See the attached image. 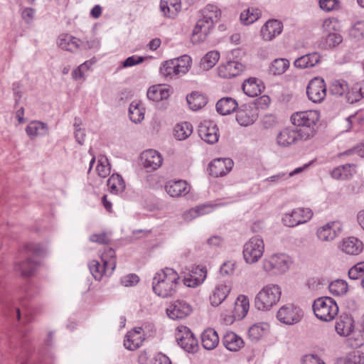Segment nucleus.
Segmentation results:
<instances>
[{"mask_svg": "<svg viewBox=\"0 0 364 364\" xmlns=\"http://www.w3.org/2000/svg\"><path fill=\"white\" fill-rule=\"evenodd\" d=\"M179 279L173 269L166 267L161 269L153 278V291L163 298L172 296L176 291Z\"/></svg>", "mask_w": 364, "mask_h": 364, "instance_id": "f257e3e1", "label": "nucleus"}, {"mask_svg": "<svg viewBox=\"0 0 364 364\" xmlns=\"http://www.w3.org/2000/svg\"><path fill=\"white\" fill-rule=\"evenodd\" d=\"M24 251L27 258L24 261L15 264V271L18 272L22 277H30L33 274L39 265L38 262L29 257L33 255L35 257H43L47 253L46 248L40 243H27L24 246Z\"/></svg>", "mask_w": 364, "mask_h": 364, "instance_id": "f03ea898", "label": "nucleus"}, {"mask_svg": "<svg viewBox=\"0 0 364 364\" xmlns=\"http://www.w3.org/2000/svg\"><path fill=\"white\" fill-rule=\"evenodd\" d=\"M313 311L318 319L328 322L333 321L338 313V306L333 299L322 296L314 300Z\"/></svg>", "mask_w": 364, "mask_h": 364, "instance_id": "7ed1b4c3", "label": "nucleus"}, {"mask_svg": "<svg viewBox=\"0 0 364 364\" xmlns=\"http://www.w3.org/2000/svg\"><path fill=\"white\" fill-rule=\"evenodd\" d=\"M319 119V114L317 111L308 110L297 112L291 117L292 124L299 130L306 131L309 129V139L312 138L315 133L314 126Z\"/></svg>", "mask_w": 364, "mask_h": 364, "instance_id": "20e7f679", "label": "nucleus"}, {"mask_svg": "<svg viewBox=\"0 0 364 364\" xmlns=\"http://www.w3.org/2000/svg\"><path fill=\"white\" fill-rule=\"evenodd\" d=\"M306 130L309 131L308 129ZM309 132L299 130L295 127H285L277 134V141L281 146H288L299 141L309 139Z\"/></svg>", "mask_w": 364, "mask_h": 364, "instance_id": "39448f33", "label": "nucleus"}, {"mask_svg": "<svg viewBox=\"0 0 364 364\" xmlns=\"http://www.w3.org/2000/svg\"><path fill=\"white\" fill-rule=\"evenodd\" d=\"M264 245L262 238L253 237L247 241L243 248V257L248 264L255 263L262 256Z\"/></svg>", "mask_w": 364, "mask_h": 364, "instance_id": "423d86ee", "label": "nucleus"}, {"mask_svg": "<svg viewBox=\"0 0 364 364\" xmlns=\"http://www.w3.org/2000/svg\"><path fill=\"white\" fill-rule=\"evenodd\" d=\"M175 336L178 344L186 352L193 353L198 350V340L187 326H178Z\"/></svg>", "mask_w": 364, "mask_h": 364, "instance_id": "0eeeda50", "label": "nucleus"}, {"mask_svg": "<svg viewBox=\"0 0 364 364\" xmlns=\"http://www.w3.org/2000/svg\"><path fill=\"white\" fill-rule=\"evenodd\" d=\"M313 215L311 209L299 208L283 215L282 220L285 226L293 228L308 222Z\"/></svg>", "mask_w": 364, "mask_h": 364, "instance_id": "6e6552de", "label": "nucleus"}, {"mask_svg": "<svg viewBox=\"0 0 364 364\" xmlns=\"http://www.w3.org/2000/svg\"><path fill=\"white\" fill-rule=\"evenodd\" d=\"M303 316V311L293 304L284 305L277 314V319L287 325H293L299 322Z\"/></svg>", "mask_w": 364, "mask_h": 364, "instance_id": "1a4fd4ad", "label": "nucleus"}, {"mask_svg": "<svg viewBox=\"0 0 364 364\" xmlns=\"http://www.w3.org/2000/svg\"><path fill=\"white\" fill-rule=\"evenodd\" d=\"M306 94L313 102H321L326 96V87L323 79L318 77L312 79L306 87Z\"/></svg>", "mask_w": 364, "mask_h": 364, "instance_id": "9d476101", "label": "nucleus"}, {"mask_svg": "<svg viewBox=\"0 0 364 364\" xmlns=\"http://www.w3.org/2000/svg\"><path fill=\"white\" fill-rule=\"evenodd\" d=\"M342 229L340 222L331 221L318 228L316 234L320 241L329 242L341 234Z\"/></svg>", "mask_w": 364, "mask_h": 364, "instance_id": "9b49d317", "label": "nucleus"}, {"mask_svg": "<svg viewBox=\"0 0 364 364\" xmlns=\"http://www.w3.org/2000/svg\"><path fill=\"white\" fill-rule=\"evenodd\" d=\"M255 306L259 311H269L273 306V284L264 286L255 299Z\"/></svg>", "mask_w": 364, "mask_h": 364, "instance_id": "f8f14e48", "label": "nucleus"}, {"mask_svg": "<svg viewBox=\"0 0 364 364\" xmlns=\"http://www.w3.org/2000/svg\"><path fill=\"white\" fill-rule=\"evenodd\" d=\"M214 24L212 21L205 19L204 17L198 20L193 31L191 41L193 43H200L205 41Z\"/></svg>", "mask_w": 364, "mask_h": 364, "instance_id": "ddd939ff", "label": "nucleus"}, {"mask_svg": "<svg viewBox=\"0 0 364 364\" xmlns=\"http://www.w3.org/2000/svg\"><path fill=\"white\" fill-rule=\"evenodd\" d=\"M198 134L208 144H213L218 141V128L213 121H204L198 127Z\"/></svg>", "mask_w": 364, "mask_h": 364, "instance_id": "4468645a", "label": "nucleus"}, {"mask_svg": "<svg viewBox=\"0 0 364 364\" xmlns=\"http://www.w3.org/2000/svg\"><path fill=\"white\" fill-rule=\"evenodd\" d=\"M233 165V161L229 158L215 159L209 164L210 174L216 178L223 176L232 170Z\"/></svg>", "mask_w": 364, "mask_h": 364, "instance_id": "2eb2a0df", "label": "nucleus"}, {"mask_svg": "<svg viewBox=\"0 0 364 364\" xmlns=\"http://www.w3.org/2000/svg\"><path fill=\"white\" fill-rule=\"evenodd\" d=\"M192 311L191 306L184 301L177 300L166 309L168 316L173 320L182 319Z\"/></svg>", "mask_w": 364, "mask_h": 364, "instance_id": "dca6fc26", "label": "nucleus"}, {"mask_svg": "<svg viewBox=\"0 0 364 364\" xmlns=\"http://www.w3.org/2000/svg\"><path fill=\"white\" fill-rule=\"evenodd\" d=\"M245 65L237 60H229L218 67V75L223 78H231L240 75Z\"/></svg>", "mask_w": 364, "mask_h": 364, "instance_id": "f3484780", "label": "nucleus"}, {"mask_svg": "<svg viewBox=\"0 0 364 364\" xmlns=\"http://www.w3.org/2000/svg\"><path fill=\"white\" fill-rule=\"evenodd\" d=\"M257 118L256 110L250 106L243 105L237 109L236 120L241 126L251 125L256 121Z\"/></svg>", "mask_w": 364, "mask_h": 364, "instance_id": "a211bd4d", "label": "nucleus"}, {"mask_svg": "<svg viewBox=\"0 0 364 364\" xmlns=\"http://www.w3.org/2000/svg\"><path fill=\"white\" fill-rule=\"evenodd\" d=\"M141 157L145 168L156 170L162 164V157L156 150H146L141 154Z\"/></svg>", "mask_w": 364, "mask_h": 364, "instance_id": "6ab92c4d", "label": "nucleus"}, {"mask_svg": "<svg viewBox=\"0 0 364 364\" xmlns=\"http://www.w3.org/2000/svg\"><path fill=\"white\" fill-rule=\"evenodd\" d=\"M340 249L347 255H358L362 252L363 245L358 238L349 237L343 240Z\"/></svg>", "mask_w": 364, "mask_h": 364, "instance_id": "aec40b11", "label": "nucleus"}, {"mask_svg": "<svg viewBox=\"0 0 364 364\" xmlns=\"http://www.w3.org/2000/svg\"><path fill=\"white\" fill-rule=\"evenodd\" d=\"M242 90L249 97H256L264 90L262 82L256 77H250L245 80L242 85Z\"/></svg>", "mask_w": 364, "mask_h": 364, "instance_id": "412c9836", "label": "nucleus"}, {"mask_svg": "<svg viewBox=\"0 0 364 364\" xmlns=\"http://www.w3.org/2000/svg\"><path fill=\"white\" fill-rule=\"evenodd\" d=\"M165 189L171 197L183 196L189 191L188 183L183 180L169 181L166 184Z\"/></svg>", "mask_w": 364, "mask_h": 364, "instance_id": "4be33fe9", "label": "nucleus"}, {"mask_svg": "<svg viewBox=\"0 0 364 364\" xmlns=\"http://www.w3.org/2000/svg\"><path fill=\"white\" fill-rule=\"evenodd\" d=\"M321 56L317 52L304 55L294 62V65L299 69L312 68L319 63Z\"/></svg>", "mask_w": 364, "mask_h": 364, "instance_id": "5701e85b", "label": "nucleus"}, {"mask_svg": "<svg viewBox=\"0 0 364 364\" xmlns=\"http://www.w3.org/2000/svg\"><path fill=\"white\" fill-rule=\"evenodd\" d=\"M160 9L168 18H175L181 9L180 0H161Z\"/></svg>", "mask_w": 364, "mask_h": 364, "instance_id": "b1692460", "label": "nucleus"}, {"mask_svg": "<svg viewBox=\"0 0 364 364\" xmlns=\"http://www.w3.org/2000/svg\"><path fill=\"white\" fill-rule=\"evenodd\" d=\"M230 291V285L226 284L217 285L210 296V304L214 306H219L227 298Z\"/></svg>", "mask_w": 364, "mask_h": 364, "instance_id": "393cba45", "label": "nucleus"}, {"mask_svg": "<svg viewBox=\"0 0 364 364\" xmlns=\"http://www.w3.org/2000/svg\"><path fill=\"white\" fill-rule=\"evenodd\" d=\"M237 108V101L230 97H223L216 103V110L221 115L230 114Z\"/></svg>", "mask_w": 364, "mask_h": 364, "instance_id": "a878e982", "label": "nucleus"}, {"mask_svg": "<svg viewBox=\"0 0 364 364\" xmlns=\"http://www.w3.org/2000/svg\"><path fill=\"white\" fill-rule=\"evenodd\" d=\"M335 328L336 332L343 336H348L353 329V319L347 314L341 315L336 323Z\"/></svg>", "mask_w": 364, "mask_h": 364, "instance_id": "bb28decb", "label": "nucleus"}, {"mask_svg": "<svg viewBox=\"0 0 364 364\" xmlns=\"http://www.w3.org/2000/svg\"><path fill=\"white\" fill-rule=\"evenodd\" d=\"M223 343L230 351H237L244 346L242 338L232 331L227 332L224 335Z\"/></svg>", "mask_w": 364, "mask_h": 364, "instance_id": "cd10ccee", "label": "nucleus"}, {"mask_svg": "<svg viewBox=\"0 0 364 364\" xmlns=\"http://www.w3.org/2000/svg\"><path fill=\"white\" fill-rule=\"evenodd\" d=\"M232 314L237 320L243 318L248 312L250 303L248 298L245 295H239L234 303Z\"/></svg>", "mask_w": 364, "mask_h": 364, "instance_id": "c85d7f7f", "label": "nucleus"}, {"mask_svg": "<svg viewBox=\"0 0 364 364\" xmlns=\"http://www.w3.org/2000/svg\"><path fill=\"white\" fill-rule=\"evenodd\" d=\"M292 258L286 253L274 254V270L278 274L287 272L292 264Z\"/></svg>", "mask_w": 364, "mask_h": 364, "instance_id": "c756f323", "label": "nucleus"}, {"mask_svg": "<svg viewBox=\"0 0 364 364\" xmlns=\"http://www.w3.org/2000/svg\"><path fill=\"white\" fill-rule=\"evenodd\" d=\"M354 173L355 165L353 164H346L333 168L331 172V176L334 179L346 180L349 179Z\"/></svg>", "mask_w": 364, "mask_h": 364, "instance_id": "7c9ffc66", "label": "nucleus"}, {"mask_svg": "<svg viewBox=\"0 0 364 364\" xmlns=\"http://www.w3.org/2000/svg\"><path fill=\"white\" fill-rule=\"evenodd\" d=\"M201 343L207 350L214 349L219 343V336L213 328H207L201 335Z\"/></svg>", "mask_w": 364, "mask_h": 364, "instance_id": "2f4dec72", "label": "nucleus"}, {"mask_svg": "<svg viewBox=\"0 0 364 364\" xmlns=\"http://www.w3.org/2000/svg\"><path fill=\"white\" fill-rule=\"evenodd\" d=\"M80 40L68 33L59 36L58 44L63 50L74 52L79 47Z\"/></svg>", "mask_w": 364, "mask_h": 364, "instance_id": "473e14b6", "label": "nucleus"}, {"mask_svg": "<svg viewBox=\"0 0 364 364\" xmlns=\"http://www.w3.org/2000/svg\"><path fill=\"white\" fill-rule=\"evenodd\" d=\"M26 134L31 139L38 135H46L48 132L46 124L41 122H32L26 128Z\"/></svg>", "mask_w": 364, "mask_h": 364, "instance_id": "72a5a7b5", "label": "nucleus"}, {"mask_svg": "<svg viewBox=\"0 0 364 364\" xmlns=\"http://www.w3.org/2000/svg\"><path fill=\"white\" fill-rule=\"evenodd\" d=\"M207 275L204 268H196V272L191 274L190 278H185L184 284L189 287H196L203 282Z\"/></svg>", "mask_w": 364, "mask_h": 364, "instance_id": "f704fd0d", "label": "nucleus"}, {"mask_svg": "<svg viewBox=\"0 0 364 364\" xmlns=\"http://www.w3.org/2000/svg\"><path fill=\"white\" fill-rule=\"evenodd\" d=\"M190 108L193 110H198L207 104V98L203 94L193 92L186 97Z\"/></svg>", "mask_w": 364, "mask_h": 364, "instance_id": "c9c22d12", "label": "nucleus"}, {"mask_svg": "<svg viewBox=\"0 0 364 364\" xmlns=\"http://www.w3.org/2000/svg\"><path fill=\"white\" fill-rule=\"evenodd\" d=\"M169 97V91L163 88L161 85H154L149 88L147 97L152 101H161L166 100Z\"/></svg>", "mask_w": 364, "mask_h": 364, "instance_id": "e433bc0d", "label": "nucleus"}, {"mask_svg": "<svg viewBox=\"0 0 364 364\" xmlns=\"http://www.w3.org/2000/svg\"><path fill=\"white\" fill-rule=\"evenodd\" d=\"M176 63L177 62L174 61L173 59L166 61L160 68L161 74L170 78L181 75Z\"/></svg>", "mask_w": 364, "mask_h": 364, "instance_id": "4c0bfd02", "label": "nucleus"}, {"mask_svg": "<svg viewBox=\"0 0 364 364\" xmlns=\"http://www.w3.org/2000/svg\"><path fill=\"white\" fill-rule=\"evenodd\" d=\"M261 16L260 11L255 7L244 10L240 16L241 23L244 25H250L255 22Z\"/></svg>", "mask_w": 364, "mask_h": 364, "instance_id": "58836bf2", "label": "nucleus"}, {"mask_svg": "<svg viewBox=\"0 0 364 364\" xmlns=\"http://www.w3.org/2000/svg\"><path fill=\"white\" fill-rule=\"evenodd\" d=\"M343 41V37L341 34L331 33L326 37L321 39L318 47L326 50L339 45Z\"/></svg>", "mask_w": 364, "mask_h": 364, "instance_id": "ea45409f", "label": "nucleus"}, {"mask_svg": "<svg viewBox=\"0 0 364 364\" xmlns=\"http://www.w3.org/2000/svg\"><path fill=\"white\" fill-rule=\"evenodd\" d=\"M107 186L111 193L117 194L124 191L125 183L120 175L113 174L107 181Z\"/></svg>", "mask_w": 364, "mask_h": 364, "instance_id": "a19ab883", "label": "nucleus"}, {"mask_svg": "<svg viewBox=\"0 0 364 364\" xmlns=\"http://www.w3.org/2000/svg\"><path fill=\"white\" fill-rule=\"evenodd\" d=\"M269 324L267 323H261L254 324L250 327L248 336L252 341H258L267 331L269 330Z\"/></svg>", "mask_w": 364, "mask_h": 364, "instance_id": "79ce46f5", "label": "nucleus"}, {"mask_svg": "<svg viewBox=\"0 0 364 364\" xmlns=\"http://www.w3.org/2000/svg\"><path fill=\"white\" fill-rule=\"evenodd\" d=\"M129 116L134 123L141 122L144 117V109L141 107L140 103L132 102L129 107Z\"/></svg>", "mask_w": 364, "mask_h": 364, "instance_id": "37998d69", "label": "nucleus"}, {"mask_svg": "<svg viewBox=\"0 0 364 364\" xmlns=\"http://www.w3.org/2000/svg\"><path fill=\"white\" fill-rule=\"evenodd\" d=\"M192 132L193 127L187 122L178 124L174 128V136L178 140H185Z\"/></svg>", "mask_w": 364, "mask_h": 364, "instance_id": "c03bdc74", "label": "nucleus"}, {"mask_svg": "<svg viewBox=\"0 0 364 364\" xmlns=\"http://www.w3.org/2000/svg\"><path fill=\"white\" fill-rule=\"evenodd\" d=\"M219 58L220 53L218 51H210L201 58L200 66L203 70H208L216 64Z\"/></svg>", "mask_w": 364, "mask_h": 364, "instance_id": "a18cd8bd", "label": "nucleus"}, {"mask_svg": "<svg viewBox=\"0 0 364 364\" xmlns=\"http://www.w3.org/2000/svg\"><path fill=\"white\" fill-rule=\"evenodd\" d=\"M348 284L342 279H337L330 283L329 291L335 296H343L348 291Z\"/></svg>", "mask_w": 364, "mask_h": 364, "instance_id": "49530a36", "label": "nucleus"}, {"mask_svg": "<svg viewBox=\"0 0 364 364\" xmlns=\"http://www.w3.org/2000/svg\"><path fill=\"white\" fill-rule=\"evenodd\" d=\"M203 17L209 21H212L213 23L217 22L221 15L220 10L218 8L212 4L207 5L202 11Z\"/></svg>", "mask_w": 364, "mask_h": 364, "instance_id": "de8ad7c7", "label": "nucleus"}, {"mask_svg": "<svg viewBox=\"0 0 364 364\" xmlns=\"http://www.w3.org/2000/svg\"><path fill=\"white\" fill-rule=\"evenodd\" d=\"M344 364H363L364 353L357 350L348 353L345 358L341 359Z\"/></svg>", "mask_w": 364, "mask_h": 364, "instance_id": "09e8293b", "label": "nucleus"}, {"mask_svg": "<svg viewBox=\"0 0 364 364\" xmlns=\"http://www.w3.org/2000/svg\"><path fill=\"white\" fill-rule=\"evenodd\" d=\"M349 35L356 41L364 38V21H357L349 31Z\"/></svg>", "mask_w": 364, "mask_h": 364, "instance_id": "8fccbe9b", "label": "nucleus"}, {"mask_svg": "<svg viewBox=\"0 0 364 364\" xmlns=\"http://www.w3.org/2000/svg\"><path fill=\"white\" fill-rule=\"evenodd\" d=\"M89 269L94 278L100 281L104 274V272L106 270V267H102L99 262L92 260L89 264Z\"/></svg>", "mask_w": 364, "mask_h": 364, "instance_id": "3c124183", "label": "nucleus"}, {"mask_svg": "<svg viewBox=\"0 0 364 364\" xmlns=\"http://www.w3.org/2000/svg\"><path fill=\"white\" fill-rule=\"evenodd\" d=\"M348 90L347 82L343 80H334L331 87V92L334 95L341 96Z\"/></svg>", "mask_w": 364, "mask_h": 364, "instance_id": "603ef678", "label": "nucleus"}, {"mask_svg": "<svg viewBox=\"0 0 364 364\" xmlns=\"http://www.w3.org/2000/svg\"><path fill=\"white\" fill-rule=\"evenodd\" d=\"M208 209L210 210L211 206L206 204L198 205L195 208H192L188 212H187L185 214V218L189 220L193 219L200 215H203L208 213V210H207Z\"/></svg>", "mask_w": 364, "mask_h": 364, "instance_id": "864d4df0", "label": "nucleus"}, {"mask_svg": "<svg viewBox=\"0 0 364 364\" xmlns=\"http://www.w3.org/2000/svg\"><path fill=\"white\" fill-rule=\"evenodd\" d=\"M177 62L178 69L181 75H184L188 71L192 60L189 55H184L178 58L173 59Z\"/></svg>", "mask_w": 364, "mask_h": 364, "instance_id": "5fc2aeb1", "label": "nucleus"}, {"mask_svg": "<svg viewBox=\"0 0 364 364\" xmlns=\"http://www.w3.org/2000/svg\"><path fill=\"white\" fill-rule=\"evenodd\" d=\"M260 33L264 41H270L273 39V18L269 19L262 26Z\"/></svg>", "mask_w": 364, "mask_h": 364, "instance_id": "6e6d98bb", "label": "nucleus"}, {"mask_svg": "<svg viewBox=\"0 0 364 364\" xmlns=\"http://www.w3.org/2000/svg\"><path fill=\"white\" fill-rule=\"evenodd\" d=\"M364 274V262H360L351 267L348 271V277L350 279H358L363 277Z\"/></svg>", "mask_w": 364, "mask_h": 364, "instance_id": "4d7b16f0", "label": "nucleus"}, {"mask_svg": "<svg viewBox=\"0 0 364 364\" xmlns=\"http://www.w3.org/2000/svg\"><path fill=\"white\" fill-rule=\"evenodd\" d=\"M289 67V61L286 58L274 59V75L283 74Z\"/></svg>", "mask_w": 364, "mask_h": 364, "instance_id": "13d9d810", "label": "nucleus"}, {"mask_svg": "<svg viewBox=\"0 0 364 364\" xmlns=\"http://www.w3.org/2000/svg\"><path fill=\"white\" fill-rule=\"evenodd\" d=\"M96 170L99 176L102 178L107 177L110 173V167L107 162V159H105L104 161L102 160H99Z\"/></svg>", "mask_w": 364, "mask_h": 364, "instance_id": "bf43d9fd", "label": "nucleus"}, {"mask_svg": "<svg viewBox=\"0 0 364 364\" xmlns=\"http://www.w3.org/2000/svg\"><path fill=\"white\" fill-rule=\"evenodd\" d=\"M320 8L326 11H331L339 8L338 0H319Z\"/></svg>", "mask_w": 364, "mask_h": 364, "instance_id": "052dcab7", "label": "nucleus"}, {"mask_svg": "<svg viewBox=\"0 0 364 364\" xmlns=\"http://www.w3.org/2000/svg\"><path fill=\"white\" fill-rule=\"evenodd\" d=\"M141 331L142 328L136 327L132 331L127 333V337H131L136 343L135 346H141L142 344L144 338L141 334Z\"/></svg>", "mask_w": 364, "mask_h": 364, "instance_id": "680f3d73", "label": "nucleus"}, {"mask_svg": "<svg viewBox=\"0 0 364 364\" xmlns=\"http://www.w3.org/2000/svg\"><path fill=\"white\" fill-rule=\"evenodd\" d=\"M139 281V277L135 274H129L121 279V283L124 287H132L136 284Z\"/></svg>", "mask_w": 364, "mask_h": 364, "instance_id": "e2e57ef3", "label": "nucleus"}, {"mask_svg": "<svg viewBox=\"0 0 364 364\" xmlns=\"http://www.w3.org/2000/svg\"><path fill=\"white\" fill-rule=\"evenodd\" d=\"M235 271V263L231 261L225 262L220 267V272L223 276L232 275Z\"/></svg>", "mask_w": 364, "mask_h": 364, "instance_id": "0e129e2a", "label": "nucleus"}, {"mask_svg": "<svg viewBox=\"0 0 364 364\" xmlns=\"http://www.w3.org/2000/svg\"><path fill=\"white\" fill-rule=\"evenodd\" d=\"M144 58L142 56H130L127 58L122 63L123 67H131L144 62Z\"/></svg>", "mask_w": 364, "mask_h": 364, "instance_id": "69168bd1", "label": "nucleus"}, {"mask_svg": "<svg viewBox=\"0 0 364 364\" xmlns=\"http://www.w3.org/2000/svg\"><path fill=\"white\" fill-rule=\"evenodd\" d=\"M271 103V99L268 95H262L255 100V105L257 108L266 109Z\"/></svg>", "mask_w": 364, "mask_h": 364, "instance_id": "338daca9", "label": "nucleus"}, {"mask_svg": "<svg viewBox=\"0 0 364 364\" xmlns=\"http://www.w3.org/2000/svg\"><path fill=\"white\" fill-rule=\"evenodd\" d=\"M303 364H325L317 355H307L303 359Z\"/></svg>", "mask_w": 364, "mask_h": 364, "instance_id": "774afa93", "label": "nucleus"}]
</instances>
